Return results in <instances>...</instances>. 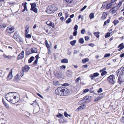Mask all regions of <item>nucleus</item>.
Listing matches in <instances>:
<instances>
[{"label": "nucleus", "mask_w": 124, "mask_h": 124, "mask_svg": "<svg viewBox=\"0 0 124 124\" xmlns=\"http://www.w3.org/2000/svg\"><path fill=\"white\" fill-rule=\"evenodd\" d=\"M124 68L123 66L121 67L115 73V74L116 75L117 77L119 74V76L118 78V83L120 85H121L123 82H124V80L121 79L120 76H123L124 75V70H122Z\"/></svg>", "instance_id": "f257e3e1"}, {"label": "nucleus", "mask_w": 124, "mask_h": 124, "mask_svg": "<svg viewBox=\"0 0 124 124\" xmlns=\"http://www.w3.org/2000/svg\"><path fill=\"white\" fill-rule=\"evenodd\" d=\"M58 91H60V92L61 96H67L70 93L69 89L63 86H61L58 87L56 89V91H57V93H58Z\"/></svg>", "instance_id": "f03ea898"}, {"label": "nucleus", "mask_w": 124, "mask_h": 124, "mask_svg": "<svg viewBox=\"0 0 124 124\" xmlns=\"http://www.w3.org/2000/svg\"><path fill=\"white\" fill-rule=\"evenodd\" d=\"M57 8L54 5H52L49 6L46 9V12L49 14L54 13V11H57Z\"/></svg>", "instance_id": "7ed1b4c3"}, {"label": "nucleus", "mask_w": 124, "mask_h": 124, "mask_svg": "<svg viewBox=\"0 0 124 124\" xmlns=\"http://www.w3.org/2000/svg\"><path fill=\"white\" fill-rule=\"evenodd\" d=\"M115 78L114 75L113 74H112L107 77V80L110 84L113 85L115 82L114 80Z\"/></svg>", "instance_id": "20e7f679"}, {"label": "nucleus", "mask_w": 124, "mask_h": 124, "mask_svg": "<svg viewBox=\"0 0 124 124\" xmlns=\"http://www.w3.org/2000/svg\"><path fill=\"white\" fill-rule=\"evenodd\" d=\"M89 101L88 95H86L83 97V98L82 100H81L78 102V103L79 104L81 103H88L90 102Z\"/></svg>", "instance_id": "39448f33"}, {"label": "nucleus", "mask_w": 124, "mask_h": 124, "mask_svg": "<svg viewBox=\"0 0 124 124\" xmlns=\"http://www.w3.org/2000/svg\"><path fill=\"white\" fill-rule=\"evenodd\" d=\"M54 74L56 78H62L63 75L62 73L60 72H54Z\"/></svg>", "instance_id": "423d86ee"}, {"label": "nucleus", "mask_w": 124, "mask_h": 124, "mask_svg": "<svg viewBox=\"0 0 124 124\" xmlns=\"http://www.w3.org/2000/svg\"><path fill=\"white\" fill-rule=\"evenodd\" d=\"M16 96H15L12 98L9 99V101L8 100V102H10L12 104H15L18 102V101L17 100V101H16Z\"/></svg>", "instance_id": "0eeeda50"}, {"label": "nucleus", "mask_w": 124, "mask_h": 124, "mask_svg": "<svg viewBox=\"0 0 124 124\" xmlns=\"http://www.w3.org/2000/svg\"><path fill=\"white\" fill-rule=\"evenodd\" d=\"M30 69V68L29 66L26 65H24L23 67L22 68V70L25 72H27Z\"/></svg>", "instance_id": "6e6552de"}, {"label": "nucleus", "mask_w": 124, "mask_h": 124, "mask_svg": "<svg viewBox=\"0 0 124 124\" xmlns=\"http://www.w3.org/2000/svg\"><path fill=\"white\" fill-rule=\"evenodd\" d=\"M24 51H22L18 55L17 58V60H20L23 58L24 57Z\"/></svg>", "instance_id": "1a4fd4ad"}, {"label": "nucleus", "mask_w": 124, "mask_h": 124, "mask_svg": "<svg viewBox=\"0 0 124 124\" xmlns=\"http://www.w3.org/2000/svg\"><path fill=\"white\" fill-rule=\"evenodd\" d=\"M99 75V73L96 72L94 73L93 74H90L89 76V77L91 78V80H93L95 78L97 77Z\"/></svg>", "instance_id": "9d476101"}, {"label": "nucleus", "mask_w": 124, "mask_h": 124, "mask_svg": "<svg viewBox=\"0 0 124 124\" xmlns=\"http://www.w3.org/2000/svg\"><path fill=\"white\" fill-rule=\"evenodd\" d=\"M31 53H29L28 54V55H30L31 54L36 53H37L38 52V50L35 47H33L30 49Z\"/></svg>", "instance_id": "9b49d317"}, {"label": "nucleus", "mask_w": 124, "mask_h": 124, "mask_svg": "<svg viewBox=\"0 0 124 124\" xmlns=\"http://www.w3.org/2000/svg\"><path fill=\"white\" fill-rule=\"evenodd\" d=\"M15 28L14 26L12 25H10L9 27H8V30H9L10 31H8V33L11 34L14 31V30Z\"/></svg>", "instance_id": "f8f14e48"}, {"label": "nucleus", "mask_w": 124, "mask_h": 124, "mask_svg": "<svg viewBox=\"0 0 124 124\" xmlns=\"http://www.w3.org/2000/svg\"><path fill=\"white\" fill-rule=\"evenodd\" d=\"M118 48V51H120L124 48V44L123 43L120 44L117 46Z\"/></svg>", "instance_id": "ddd939ff"}, {"label": "nucleus", "mask_w": 124, "mask_h": 124, "mask_svg": "<svg viewBox=\"0 0 124 124\" xmlns=\"http://www.w3.org/2000/svg\"><path fill=\"white\" fill-rule=\"evenodd\" d=\"M118 7H116V6L113 7L112 8V9H110V10L111 11L112 10V14H113L116 13V11L118 10Z\"/></svg>", "instance_id": "4468645a"}, {"label": "nucleus", "mask_w": 124, "mask_h": 124, "mask_svg": "<svg viewBox=\"0 0 124 124\" xmlns=\"http://www.w3.org/2000/svg\"><path fill=\"white\" fill-rule=\"evenodd\" d=\"M27 3L26 2H23L22 4V5L24 7V9L23 10L22 12H24L25 10L27 11H28V9L27 7Z\"/></svg>", "instance_id": "2eb2a0df"}, {"label": "nucleus", "mask_w": 124, "mask_h": 124, "mask_svg": "<svg viewBox=\"0 0 124 124\" xmlns=\"http://www.w3.org/2000/svg\"><path fill=\"white\" fill-rule=\"evenodd\" d=\"M29 25H27L25 28L24 31V34H27L29 32Z\"/></svg>", "instance_id": "dca6fc26"}, {"label": "nucleus", "mask_w": 124, "mask_h": 124, "mask_svg": "<svg viewBox=\"0 0 124 124\" xmlns=\"http://www.w3.org/2000/svg\"><path fill=\"white\" fill-rule=\"evenodd\" d=\"M66 74L67 76L69 77H71L72 76V72L71 70H67L66 72Z\"/></svg>", "instance_id": "f3484780"}, {"label": "nucleus", "mask_w": 124, "mask_h": 124, "mask_svg": "<svg viewBox=\"0 0 124 124\" xmlns=\"http://www.w3.org/2000/svg\"><path fill=\"white\" fill-rule=\"evenodd\" d=\"M14 37L15 39H16L20 38V37L18 32L17 31L15 32L14 35Z\"/></svg>", "instance_id": "a211bd4d"}, {"label": "nucleus", "mask_w": 124, "mask_h": 124, "mask_svg": "<svg viewBox=\"0 0 124 124\" xmlns=\"http://www.w3.org/2000/svg\"><path fill=\"white\" fill-rule=\"evenodd\" d=\"M12 71L13 69H12L8 74V79H9V80L13 78Z\"/></svg>", "instance_id": "6ab92c4d"}, {"label": "nucleus", "mask_w": 124, "mask_h": 124, "mask_svg": "<svg viewBox=\"0 0 124 124\" xmlns=\"http://www.w3.org/2000/svg\"><path fill=\"white\" fill-rule=\"evenodd\" d=\"M14 93L15 94L16 93L14 92H9L8 93V98H13L14 96H15L14 95Z\"/></svg>", "instance_id": "aec40b11"}, {"label": "nucleus", "mask_w": 124, "mask_h": 124, "mask_svg": "<svg viewBox=\"0 0 124 124\" xmlns=\"http://www.w3.org/2000/svg\"><path fill=\"white\" fill-rule=\"evenodd\" d=\"M35 59V57L33 56H31L28 60V63H30L33 61Z\"/></svg>", "instance_id": "412c9836"}, {"label": "nucleus", "mask_w": 124, "mask_h": 124, "mask_svg": "<svg viewBox=\"0 0 124 124\" xmlns=\"http://www.w3.org/2000/svg\"><path fill=\"white\" fill-rule=\"evenodd\" d=\"M61 62L62 63H67L68 62V59L66 58L63 59L61 60Z\"/></svg>", "instance_id": "4be33fe9"}, {"label": "nucleus", "mask_w": 124, "mask_h": 124, "mask_svg": "<svg viewBox=\"0 0 124 124\" xmlns=\"http://www.w3.org/2000/svg\"><path fill=\"white\" fill-rule=\"evenodd\" d=\"M86 107V105L85 104H83L79 107L78 108L80 109L81 110L85 108Z\"/></svg>", "instance_id": "5701e85b"}, {"label": "nucleus", "mask_w": 124, "mask_h": 124, "mask_svg": "<svg viewBox=\"0 0 124 124\" xmlns=\"http://www.w3.org/2000/svg\"><path fill=\"white\" fill-rule=\"evenodd\" d=\"M56 116L59 118H61L62 119L64 117L63 115L60 113H59L57 115H56Z\"/></svg>", "instance_id": "b1692460"}, {"label": "nucleus", "mask_w": 124, "mask_h": 124, "mask_svg": "<svg viewBox=\"0 0 124 124\" xmlns=\"http://www.w3.org/2000/svg\"><path fill=\"white\" fill-rule=\"evenodd\" d=\"M107 5V3L105 2H104L102 4V6L101 8L102 9H103L106 8V7Z\"/></svg>", "instance_id": "393cba45"}, {"label": "nucleus", "mask_w": 124, "mask_h": 124, "mask_svg": "<svg viewBox=\"0 0 124 124\" xmlns=\"http://www.w3.org/2000/svg\"><path fill=\"white\" fill-rule=\"evenodd\" d=\"M30 5L31 6V8L30 9H32L33 8H36V4L35 3H30Z\"/></svg>", "instance_id": "a878e982"}, {"label": "nucleus", "mask_w": 124, "mask_h": 124, "mask_svg": "<svg viewBox=\"0 0 124 124\" xmlns=\"http://www.w3.org/2000/svg\"><path fill=\"white\" fill-rule=\"evenodd\" d=\"M89 61V59L88 58H85L83 59L82 60V62L83 63H85L86 62H88Z\"/></svg>", "instance_id": "bb28decb"}, {"label": "nucleus", "mask_w": 124, "mask_h": 124, "mask_svg": "<svg viewBox=\"0 0 124 124\" xmlns=\"http://www.w3.org/2000/svg\"><path fill=\"white\" fill-rule=\"evenodd\" d=\"M100 33V32L99 31H97V32H94L93 34L94 35L96 36V37L97 38L99 37L100 36L99 35Z\"/></svg>", "instance_id": "cd10ccee"}, {"label": "nucleus", "mask_w": 124, "mask_h": 124, "mask_svg": "<svg viewBox=\"0 0 124 124\" xmlns=\"http://www.w3.org/2000/svg\"><path fill=\"white\" fill-rule=\"evenodd\" d=\"M76 41L77 40H72L70 42V44L72 46H74L76 43Z\"/></svg>", "instance_id": "c85d7f7f"}, {"label": "nucleus", "mask_w": 124, "mask_h": 124, "mask_svg": "<svg viewBox=\"0 0 124 124\" xmlns=\"http://www.w3.org/2000/svg\"><path fill=\"white\" fill-rule=\"evenodd\" d=\"M112 32H108L105 34V38H107L109 37L110 36V34Z\"/></svg>", "instance_id": "c756f323"}, {"label": "nucleus", "mask_w": 124, "mask_h": 124, "mask_svg": "<svg viewBox=\"0 0 124 124\" xmlns=\"http://www.w3.org/2000/svg\"><path fill=\"white\" fill-rule=\"evenodd\" d=\"M79 42L81 44H83L84 43V39L82 38H80L78 40Z\"/></svg>", "instance_id": "7c9ffc66"}, {"label": "nucleus", "mask_w": 124, "mask_h": 124, "mask_svg": "<svg viewBox=\"0 0 124 124\" xmlns=\"http://www.w3.org/2000/svg\"><path fill=\"white\" fill-rule=\"evenodd\" d=\"M107 15V14L106 13L104 12L101 18L102 19H105L106 18Z\"/></svg>", "instance_id": "2f4dec72"}, {"label": "nucleus", "mask_w": 124, "mask_h": 124, "mask_svg": "<svg viewBox=\"0 0 124 124\" xmlns=\"http://www.w3.org/2000/svg\"><path fill=\"white\" fill-rule=\"evenodd\" d=\"M105 95V93H102L100 94L98 97L100 99H102Z\"/></svg>", "instance_id": "473e14b6"}, {"label": "nucleus", "mask_w": 124, "mask_h": 124, "mask_svg": "<svg viewBox=\"0 0 124 124\" xmlns=\"http://www.w3.org/2000/svg\"><path fill=\"white\" fill-rule=\"evenodd\" d=\"M28 48H27L26 50L25 51V54L27 55H28V54L29 53H31V51L30 50V49L28 50Z\"/></svg>", "instance_id": "72a5a7b5"}, {"label": "nucleus", "mask_w": 124, "mask_h": 124, "mask_svg": "<svg viewBox=\"0 0 124 124\" xmlns=\"http://www.w3.org/2000/svg\"><path fill=\"white\" fill-rule=\"evenodd\" d=\"M25 37L27 38L30 39L31 37V34H25Z\"/></svg>", "instance_id": "f704fd0d"}, {"label": "nucleus", "mask_w": 124, "mask_h": 124, "mask_svg": "<svg viewBox=\"0 0 124 124\" xmlns=\"http://www.w3.org/2000/svg\"><path fill=\"white\" fill-rule=\"evenodd\" d=\"M53 83L54 85L55 86L59 85V82L57 81H53Z\"/></svg>", "instance_id": "c9c22d12"}, {"label": "nucleus", "mask_w": 124, "mask_h": 124, "mask_svg": "<svg viewBox=\"0 0 124 124\" xmlns=\"http://www.w3.org/2000/svg\"><path fill=\"white\" fill-rule=\"evenodd\" d=\"M123 2L122 1V0H120L117 6H116V7H118V8L119 9L120 7L122 5Z\"/></svg>", "instance_id": "e433bc0d"}, {"label": "nucleus", "mask_w": 124, "mask_h": 124, "mask_svg": "<svg viewBox=\"0 0 124 124\" xmlns=\"http://www.w3.org/2000/svg\"><path fill=\"white\" fill-rule=\"evenodd\" d=\"M45 30L46 31V32L48 34H51L52 33V32H50L49 30L47 29V28H44Z\"/></svg>", "instance_id": "4c0bfd02"}, {"label": "nucleus", "mask_w": 124, "mask_h": 124, "mask_svg": "<svg viewBox=\"0 0 124 124\" xmlns=\"http://www.w3.org/2000/svg\"><path fill=\"white\" fill-rule=\"evenodd\" d=\"M15 57V56L13 55L11 56L8 55V59H10L11 60H14V58Z\"/></svg>", "instance_id": "58836bf2"}, {"label": "nucleus", "mask_w": 124, "mask_h": 124, "mask_svg": "<svg viewBox=\"0 0 124 124\" xmlns=\"http://www.w3.org/2000/svg\"><path fill=\"white\" fill-rule=\"evenodd\" d=\"M112 4L111 3H109L108 4H107L106 7V9H108L110 8Z\"/></svg>", "instance_id": "ea45409f"}, {"label": "nucleus", "mask_w": 124, "mask_h": 124, "mask_svg": "<svg viewBox=\"0 0 124 124\" xmlns=\"http://www.w3.org/2000/svg\"><path fill=\"white\" fill-rule=\"evenodd\" d=\"M30 10L31 11H33L34 12L37 13L38 12V9L36 8H35L32 9H30Z\"/></svg>", "instance_id": "a19ab883"}, {"label": "nucleus", "mask_w": 124, "mask_h": 124, "mask_svg": "<svg viewBox=\"0 0 124 124\" xmlns=\"http://www.w3.org/2000/svg\"><path fill=\"white\" fill-rule=\"evenodd\" d=\"M89 17L91 19L93 18L94 17V14L93 13H91L89 15Z\"/></svg>", "instance_id": "79ce46f5"}, {"label": "nucleus", "mask_w": 124, "mask_h": 124, "mask_svg": "<svg viewBox=\"0 0 124 124\" xmlns=\"http://www.w3.org/2000/svg\"><path fill=\"white\" fill-rule=\"evenodd\" d=\"M66 68V66L64 65H62L60 67V69L61 70H64Z\"/></svg>", "instance_id": "37998d69"}, {"label": "nucleus", "mask_w": 124, "mask_h": 124, "mask_svg": "<svg viewBox=\"0 0 124 124\" xmlns=\"http://www.w3.org/2000/svg\"><path fill=\"white\" fill-rule=\"evenodd\" d=\"M19 79V78L17 76H15L14 77V80L15 81H17Z\"/></svg>", "instance_id": "c03bdc74"}, {"label": "nucleus", "mask_w": 124, "mask_h": 124, "mask_svg": "<svg viewBox=\"0 0 124 124\" xmlns=\"http://www.w3.org/2000/svg\"><path fill=\"white\" fill-rule=\"evenodd\" d=\"M111 55L110 53H106L105 54L104 56V58H106L109 56Z\"/></svg>", "instance_id": "a18cd8bd"}, {"label": "nucleus", "mask_w": 124, "mask_h": 124, "mask_svg": "<svg viewBox=\"0 0 124 124\" xmlns=\"http://www.w3.org/2000/svg\"><path fill=\"white\" fill-rule=\"evenodd\" d=\"M78 28V26L77 25H75L73 28L74 31H77Z\"/></svg>", "instance_id": "49530a36"}, {"label": "nucleus", "mask_w": 124, "mask_h": 124, "mask_svg": "<svg viewBox=\"0 0 124 124\" xmlns=\"http://www.w3.org/2000/svg\"><path fill=\"white\" fill-rule=\"evenodd\" d=\"M49 26H51L53 28H54V24H46Z\"/></svg>", "instance_id": "de8ad7c7"}, {"label": "nucleus", "mask_w": 124, "mask_h": 124, "mask_svg": "<svg viewBox=\"0 0 124 124\" xmlns=\"http://www.w3.org/2000/svg\"><path fill=\"white\" fill-rule=\"evenodd\" d=\"M85 30L84 29H82L81 31V33L83 34H84L85 33Z\"/></svg>", "instance_id": "09e8293b"}, {"label": "nucleus", "mask_w": 124, "mask_h": 124, "mask_svg": "<svg viewBox=\"0 0 124 124\" xmlns=\"http://www.w3.org/2000/svg\"><path fill=\"white\" fill-rule=\"evenodd\" d=\"M81 79L80 77H79L77 78L75 80V82L76 83H78L79 81Z\"/></svg>", "instance_id": "8fccbe9b"}, {"label": "nucleus", "mask_w": 124, "mask_h": 124, "mask_svg": "<svg viewBox=\"0 0 124 124\" xmlns=\"http://www.w3.org/2000/svg\"><path fill=\"white\" fill-rule=\"evenodd\" d=\"M63 114L64 116L66 117H68L69 115V114L67 113V112L66 111H65L64 112Z\"/></svg>", "instance_id": "3c124183"}, {"label": "nucleus", "mask_w": 124, "mask_h": 124, "mask_svg": "<svg viewBox=\"0 0 124 124\" xmlns=\"http://www.w3.org/2000/svg\"><path fill=\"white\" fill-rule=\"evenodd\" d=\"M101 76H103L104 75L106 74L107 72L106 71H104L102 72H101Z\"/></svg>", "instance_id": "603ef678"}, {"label": "nucleus", "mask_w": 124, "mask_h": 124, "mask_svg": "<svg viewBox=\"0 0 124 124\" xmlns=\"http://www.w3.org/2000/svg\"><path fill=\"white\" fill-rule=\"evenodd\" d=\"M89 91V89L88 88L85 89L83 90V93H85Z\"/></svg>", "instance_id": "864d4df0"}, {"label": "nucleus", "mask_w": 124, "mask_h": 124, "mask_svg": "<svg viewBox=\"0 0 124 124\" xmlns=\"http://www.w3.org/2000/svg\"><path fill=\"white\" fill-rule=\"evenodd\" d=\"M77 31H74L73 32V35L74 36H76L77 34Z\"/></svg>", "instance_id": "5fc2aeb1"}, {"label": "nucleus", "mask_w": 124, "mask_h": 124, "mask_svg": "<svg viewBox=\"0 0 124 124\" xmlns=\"http://www.w3.org/2000/svg\"><path fill=\"white\" fill-rule=\"evenodd\" d=\"M102 91L103 90L102 88H100L99 89L97 92L98 93H99L101 92H102Z\"/></svg>", "instance_id": "6e6d98bb"}, {"label": "nucleus", "mask_w": 124, "mask_h": 124, "mask_svg": "<svg viewBox=\"0 0 124 124\" xmlns=\"http://www.w3.org/2000/svg\"><path fill=\"white\" fill-rule=\"evenodd\" d=\"M62 85L64 86H69V84L67 83H65L63 84Z\"/></svg>", "instance_id": "4d7b16f0"}, {"label": "nucleus", "mask_w": 124, "mask_h": 124, "mask_svg": "<svg viewBox=\"0 0 124 124\" xmlns=\"http://www.w3.org/2000/svg\"><path fill=\"white\" fill-rule=\"evenodd\" d=\"M120 121L121 123H124V116H122L121 117V119Z\"/></svg>", "instance_id": "13d9d810"}, {"label": "nucleus", "mask_w": 124, "mask_h": 124, "mask_svg": "<svg viewBox=\"0 0 124 124\" xmlns=\"http://www.w3.org/2000/svg\"><path fill=\"white\" fill-rule=\"evenodd\" d=\"M88 97H89V100L90 102L93 100V97L89 95H88Z\"/></svg>", "instance_id": "bf43d9fd"}, {"label": "nucleus", "mask_w": 124, "mask_h": 124, "mask_svg": "<svg viewBox=\"0 0 124 124\" xmlns=\"http://www.w3.org/2000/svg\"><path fill=\"white\" fill-rule=\"evenodd\" d=\"M71 20L70 18H69L66 21V23H69L71 22Z\"/></svg>", "instance_id": "052dcab7"}, {"label": "nucleus", "mask_w": 124, "mask_h": 124, "mask_svg": "<svg viewBox=\"0 0 124 124\" xmlns=\"http://www.w3.org/2000/svg\"><path fill=\"white\" fill-rule=\"evenodd\" d=\"M106 67H104L102 69L100 70V72H102L104 71H106Z\"/></svg>", "instance_id": "680f3d73"}, {"label": "nucleus", "mask_w": 124, "mask_h": 124, "mask_svg": "<svg viewBox=\"0 0 124 124\" xmlns=\"http://www.w3.org/2000/svg\"><path fill=\"white\" fill-rule=\"evenodd\" d=\"M100 100V99L99 98L98 96L97 98H96L94 100H93V101L94 102H95L98 101H99V100Z\"/></svg>", "instance_id": "e2e57ef3"}, {"label": "nucleus", "mask_w": 124, "mask_h": 124, "mask_svg": "<svg viewBox=\"0 0 124 124\" xmlns=\"http://www.w3.org/2000/svg\"><path fill=\"white\" fill-rule=\"evenodd\" d=\"M85 39V40L88 41L89 39V37L88 36H85L84 37Z\"/></svg>", "instance_id": "0e129e2a"}, {"label": "nucleus", "mask_w": 124, "mask_h": 124, "mask_svg": "<svg viewBox=\"0 0 124 124\" xmlns=\"http://www.w3.org/2000/svg\"><path fill=\"white\" fill-rule=\"evenodd\" d=\"M36 94L40 98L43 99V96L39 93H37Z\"/></svg>", "instance_id": "69168bd1"}, {"label": "nucleus", "mask_w": 124, "mask_h": 124, "mask_svg": "<svg viewBox=\"0 0 124 124\" xmlns=\"http://www.w3.org/2000/svg\"><path fill=\"white\" fill-rule=\"evenodd\" d=\"M89 46H91L92 47H93L94 46V44L93 43H90L88 44Z\"/></svg>", "instance_id": "338daca9"}, {"label": "nucleus", "mask_w": 124, "mask_h": 124, "mask_svg": "<svg viewBox=\"0 0 124 124\" xmlns=\"http://www.w3.org/2000/svg\"><path fill=\"white\" fill-rule=\"evenodd\" d=\"M87 6L86 5L85 6L82 8L80 10L81 11H82L85 10L87 7Z\"/></svg>", "instance_id": "774afa93"}]
</instances>
